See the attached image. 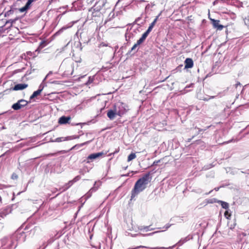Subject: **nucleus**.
<instances>
[{
  "mask_svg": "<svg viewBox=\"0 0 249 249\" xmlns=\"http://www.w3.org/2000/svg\"><path fill=\"white\" fill-rule=\"evenodd\" d=\"M1 201H2V198H1V196H0V203H1Z\"/></svg>",
  "mask_w": 249,
  "mask_h": 249,
  "instance_id": "nucleus-58",
  "label": "nucleus"
},
{
  "mask_svg": "<svg viewBox=\"0 0 249 249\" xmlns=\"http://www.w3.org/2000/svg\"><path fill=\"white\" fill-rule=\"evenodd\" d=\"M29 8H28L25 5L24 6H23V7L20 8L19 9V11L22 13V12H25Z\"/></svg>",
  "mask_w": 249,
  "mask_h": 249,
  "instance_id": "nucleus-26",
  "label": "nucleus"
},
{
  "mask_svg": "<svg viewBox=\"0 0 249 249\" xmlns=\"http://www.w3.org/2000/svg\"><path fill=\"white\" fill-rule=\"evenodd\" d=\"M238 171H239V169H233L231 172V174H232V175H235V174H237L238 172Z\"/></svg>",
  "mask_w": 249,
  "mask_h": 249,
  "instance_id": "nucleus-31",
  "label": "nucleus"
},
{
  "mask_svg": "<svg viewBox=\"0 0 249 249\" xmlns=\"http://www.w3.org/2000/svg\"><path fill=\"white\" fill-rule=\"evenodd\" d=\"M13 12L14 11L12 10H8L7 12L5 13V17L9 16L10 15L12 14Z\"/></svg>",
  "mask_w": 249,
  "mask_h": 249,
  "instance_id": "nucleus-29",
  "label": "nucleus"
},
{
  "mask_svg": "<svg viewBox=\"0 0 249 249\" xmlns=\"http://www.w3.org/2000/svg\"><path fill=\"white\" fill-rule=\"evenodd\" d=\"M11 212V209L9 207H7V209H4L3 211L0 213V216L1 218H4Z\"/></svg>",
  "mask_w": 249,
  "mask_h": 249,
  "instance_id": "nucleus-13",
  "label": "nucleus"
},
{
  "mask_svg": "<svg viewBox=\"0 0 249 249\" xmlns=\"http://www.w3.org/2000/svg\"><path fill=\"white\" fill-rule=\"evenodd\" d=\"M219 189V187H217V188H214V190H215L216 191H218Z\"/></svg>",
  "mask_w": 249,
  "mask_h": 249,
  "instance_id": "nucleus-52",
  "label": "nucleus"
},
{
  "mask_svg": "<svg viewBox=\"0 0 249 249\" xmlns=\"http://www.w3.org/2000/svg\"><path fill=\"white\" fill-rule=\"evenodd\" d=\"M73 183H74L72 180L69 181L67 183L65 184V188L63 190V191H65L66 190L69 188Z\"/></svg>",
  "mask_w": 249,
  "mask_h": 249,
  "instance_id": "nucleus-21",
  "label": "nucleus"
},
{
  "mask_svg": "<svg viewBox=\"0 0 249 249\" xmlns=\"http://www.w3.org/2000/svg\"><path fill=\"white\" fill-rule=\"evenodd\" d=\"M130 173H128L126 174L122 175L121 176L122 177H129V176H130Z\"/></svg>",
  "mask_w": 249,
  "mask_h": 249,
  "instance_id": "nucleus-47",
  "label": "nucleus"
},
{
  "mask_svg": "<svg viewBox=\"0 0 249 249\" xmlns=\"http://www.w3.org/2000/svg\"><path fill=\"white\" fill-rule=\"evenodd\" d=\"M145 40V39H144L143 37H142V36H141V37L137 40V44H141L142 43H143L144 42V41Z\"/></svg>",
  "mask_w": 249,
  "mask_h": 249,
  "instance_id": "nucleus-25",
  "label": "nucleus"
},
{
  "mask_svg": "<svg viewBox=\"0 0 249 249\" xmlns=\"http://www.w3.org/2000/svg\"><path fill=\"white\" fill-rule=\"evenodd\" d=\"M241 173L248 174H249V170H247L246 171H241Z\"/></svg>",
  "mask_w": 249,
  "mask_h": 249,
  "instance_id": "nucleus-48",
  "label": "nucleus"
},
{
  "mask_svg": "<svg viewBox=\"0 0 249 249\" xmlns=\"http://www.w3.org/2000/svg\"><path fill=\"white\" fill-rule=\"evenodd\" d=\"M191 140H192V139H189L188 140V142H190L191 141Z\"/></svg>",
  "mask_w": 249,
  "mask_h": 249,
  "instance_id": "nucleus-61",
  "label": "nucleus"
},
{
  "mask_svg": "<svg viewBox=\"0 0 249 249\" xmlns=\"http://www.w3.org/2000/svg\"><path fill=\"white\" fill-rule=\"evenodd\" d=\"M19 101L20 102V104L22 105V107L26 106L28 105V104L29 103V102L28 101H27L26 100H24V99L19 100Z\"/></svg>",
  "mask_w": 249,
  "mask_h": 249,
  "instance_id": "nucleus-23",
  "label": "nucleus"
},
{
  "mask_svg": "<svg viewBox=\"0 0 249 249\" xmlns=\"http://www.w3.org/2000/svg\"><path fill=\"white\" fill-rule=\"evenodd\" d=\"M17 246L14 237H4L0 240V249H15Z\"/></svg>",
  "mask_w": 249,
  "mask_h": 249,
  "instance_id": "nucleus-3",
  "label": "nucleus"
},
{
  "mask_svg": "<svg viewBox=\"0 0 249 249\" xmlns=\"http://www.w3.org/2000/svg\"><path fill=\"white\" fill-rule=\"evenodd\" d=\"M211 21L214 28H216L217 30L220 31L223 29L224 26L219 24L220 21L219 20L211 19Z\"/></svg>",
  "mask_w": 249,
  "mask_h": 249,
  "instance_id": "nucleus-8",
  "label": "nucleus"
},
{
  "mask_svg": "<svg viewBox=\"0 0 249 249\" xmlns=\"http://www.w3.org/2000/svg\"><path fill=\"white\" fill-rule=\"evenodd\" d=\"M136 155L135 153H131L128 156L127 161H130L134 159L135 158H136Z\"/></svg>",
  "mask_w": 249,
  "mask_h": 249,
  "instance_id": "nucleus-22",
  "label": "nucleus"
},
{
  "mask_svg": "<svg viewBox=\"0 0 249 249\" xmlns=\"http://www.w3.org/2000/svg\"><path fill=\"white\" fill-rule=\"evenodd\" d=\"M71 137H59V138H57L56 139H55V140L53 141V142H63V141H64L71 140Z\"/></svg>",
  "mask_w": 249,
  "mask_h": 249,
  "instance_id": "nucleus-17",
  "label": "nucleus"
},
{
  "mask_svg": "<svg viewBox=\"0 0 249 249\" xmlns=\"http://www.w3.org/2000/svg\"><path fill=\"white\" fill-rule=\"evenodd\" d=\"M233 141V140H231L227 142V143H229L230 142H231Z\"/></svg>",
  "mask_w": 249,
  "mask_h": 249,
  "instance_id": "nucleus-56",
  "label": "nucleus"
},
{
  "mask_svg": "<svg viewBox=\"0 0 249 249\" xmlns=\"http://www.w3.org/2000/svg\"><path fill=\"white\" fill-rule=\"evenodd\" d=\"M184 64L185 69L191 68L194 65V62L192 59L190 58H187L185 59Z\"/></svg>",
  "mask_w": 249,
  "mask_h": 249,
  "instance_id": "nucleus-10",
  "label": "nucleus"
},
{
  "mask_svg": "<svg viewBox=\"0 0 249 249\" xmlns=\"http://www.w3.org/2000/svg\"><path fill=\"white\" fill-rule=\"evenodd\" d=\"M148 34H147V33L145 32L142 35V37H143L144 39H146V38L148 36Z\"/></svg>",
  "mask_w": 249,
  "mask_h": 249,
  "instance_id": "nucleus-40",
  "label": "nucleus"
},
{
  "mask_svg": "<svg viewBox=\"0 0 249 249\" xmlns=\"http://www.w3.org/2000/svg\"><path fill=\"white\" fill-rule=\"evenodd\" d=\"M116 115L117 114L114 107V109H110L107 111V116L110 120H114Z\"/></svg>",
  "mask_w": 249,
  "mask_h": 249,
  "instance_id": "nucleus-9",
  "label": "nucleus"
},
{
  "mask_svg": "<svg viewBox=\"0 0 249 249\" xmlns=\"http://www.w3.org/2000/svg\"><path fill=\"white\" fill-rule=\"evenodd\" d=\"M41 93L40 90H37L33 92L32 95L30 97V100H32L34 98L37 97L38 95H39Z\"/></svg>",
  "mask_w": 249,
  "mask_h": 249,
  "instance_id": "nucleus-19",
  "label": "nucleus"
},
{
  "mask_svg": "<svg viewBox=\"0 0 249 249\" xmlns=\"http://www.w3.org/2000/svg\"><path fill=\"white\" fill-rule=\"evenodd\" d=\"M26 235L24 232H19L18 231L11 237L15 238V242L18 244L24 242L26 240Z\"/></svg>",
  "mask_w": 249,
  "mask_h": 249,
  "instance_id": "nucleus-5",
  "label": "nucleus"
},
{
  "mask_svg": "<svg viewBox=\"0 0 249 249\" xmlns=\"http://www.w3.org/2000/svg\"><path fill=\"white\" fill-rule=\"evenodd\" d=\"M127 166L125 167H124V170H126V169H127Z\"/></svg>",
  "mask_w": 249,
  "mask_h": 249,
  "instance_id": "nucleus-62",
  "label": "nucleus"
},
{
  "mask_svg": "<svg viewBox=\"0 0 249 249\" xmlns=\"http://www.w3.org/2000/svg\"><path fill=\"white\" fill-rule=\"evenodd\" d=\"M161 14V12H160V13L157 16H156V18L154 19L153 21H155V22L156 23L157 20H158Z\"/></svg>",
  "mask_w": 249,
  "mask_h": 249,
  "instance_id": "nucleus-38",
  "label": "nucleus"
},
{
  "mask_svg": "<svg viewBox=\"0 0 249 249\" xmlns=\"http://www.w3.org/2000/svg\"><path fill=\"white\" fill-rule=\"evenodd\" d=\"M224 215L225 217L227 219H230L231 217V214L229 213L228 211H226L224 213Z\"/></svg>",
  "mask_w": 249,
  "mask_h": 249,
  "instance_id": "nucleus-27",
  "label": "nucleus"
},
{
  "mask_svg": "<svg viewBox=\"0 0 249 249\" xmlns=\"http://www.w3.org/2000/svg\"><path fill=\"white\" fill-rule=\"evenodd\" d=\"M160 162V160H156V161H155L153 163V165H157L159 162Z\"/></svg>",
  "mask_w": 249,
  "mask_h": 249,
  "instance_id": "nucleus-42",
  "label": "nucleus"
},
{
  "mask_svg": "<svg viewBox=\"0 0 249 249\" xmlns=\"http://www.w3.org/2000/svg\"><path fill=\"white\" fill-rule=\"evenodd\" d=\"M22 105L20 104V102L18 100L17 103L14 104L12 106V108H13L15 110H18L21 109L22 107Z\"/></svg>",
  "mask_w": 249,
  "mask_h": 249,
  "instance_id": "nucleus-15",
  "label": "nucleus"
},
{
  "mask_svg": "<svg viewBox=\"0 0 249 249\" xmlns=\"http://www.w3.org/2000/svg\"><path fill=\"white\" fill-rule=\"evenodd\" d=\"M79 137V136H75V137H74V138H75V139H76V138H78Z\"/></svg>",
  "mask_w": 249,
  "mask_h": 249,
  "instance_id": "nucleus-60",
  "label": "nucleus"
},
{
  "mask_svg": "<svg viewBox=\"0 0 249 249\" xmlns=\"http://www.w3.org/2000/svg\"><path fill=\"white\" fill-rule=\"evenodd\" d=\"M142 229L146 231L154 230V229H153V228L150 229V226H143V227H142L141 228V230H142Z\"/></svg>",
  "mask_w": 249,
  "mask_h": 249,
  "instance_id": "nucleus-24",
  "label": "nucleus"
},
{
  "mask_svg": "<svg viewBox=\"0 0 249 249\" xmlns=\"http://www.w3.org/2000/svg\"><path fill=\"white\" fill-rule=\"evenodd\" d=\"M32 3L29 0H27L26 4L25 5L28 8H29Z\"/></svg>",
  "mask_w": 249,
  "mask_h": 249,
  "instance_id": "nucleus-33",
  "label": "nucleus"
},
{
  "mask_svg": "<svg viewBox=\"0 0 249 249\" xmlns=\"http://www.w3.org/2000/svg\"><path fill=\"white\" fill-rule=\"evenodd\" d=\"M210 127H211V125L208 126H207V128H206V129H208V128H210Z\"/></svg>",
  "mask_w": 249,
  "mask_h": 249,
  "instance_id": "nucleus-63",
  "label": "nucleus"
},
{
  "mask_svg": "<svg viewBox=\"0 0 249 249\" xmlns=\"http://www.w3.org/2000/svg\"><path fill=\"white\" fill-rule=\"evenodd\" d=\"M28 87V85L26 84H18L16 85L13 88V90H22L25 89Z\"/></svg>",
  "mask_w": 249,
  "mask_h": 249,
  "instance_id": "nucleus-12",
  "label": "nucleus"
},
{
  "mask_svg": "<svg viewBox=\"0 0 249 249\" xmlns=\"http://www.w3.org/2000/svg\"><path fill=\"white\" fill-rule=\"evenodd\" d=\"M22 192H19V193L18 194V195H19V194H21Z\"/></svg>",
  "mask_w": 249,
  "mask_h": 249,
  "instance_id": "nucleus-64",
  "label": "nucleus"
},
{
  "mask_svg": "<svg viewBox=\"0 0 249 249\" xmlns=\"http://www.w3.org/2000/svg\"><path fill=\"white\" fill-rule=\"evenodd\" d=\"M71 119V117L70 116H62L59 118L58 123L61 124H70L71 122L70 121Z\"/></svg>",
  "mask_w": 249,
  "mask_h": 249,
  "instance_id": "nucleus-7",
  "label": "nucleus"
},
{
  "mask_svg": "<svg viewBox=\"0 0 249 249\" xmlns=\"http://www.w3.org/2000/svg\"><path fill=\"white\" fill-rule=\"evenodd\" d=\"M156 24V22L155 21H153L149 25V26L148 27L149 28H151V29L152 30V29L153 28L154 26H155Z\"/></svg>",
  "mask_w": 249,
  "mask_h": 249,
  "instance_id": "nucleus-35",
  "label": "nucleus"
},
{
  "mask_svg": "<svg viewBox=\"0 0 249 249\" xmlns=\"http://www.w3.org/2000/svg\"><path fill=\"white\" fill-rule=\"evenodd\" d=\"M189 239H190V238L189 237V236H188L185 238H181L176 244H175L172 246L169 247L168 248L163 247H156L154 248V249H173L176 247V246L177 245H178L179 246H181L182 244H183L184 243L186 242Z\"/></svg>",
  "mask_w": 249,
  "mask_h": 249,
  "instance_id": "nucleus-6",
  "label": "nucleus"
},
{
  "mask_svg": "<svg viewBox=\"0 0 249 249\" xmlns=\"http://www.w3.org/2000/svg\"><path fill=\"white\" fill-rule=\"evenodd\" d=\"M5 154H6V153H5L2 154L1 156H0V158L3 157Z\"/></svg>",
  "mask_w": 249,
  "mask_h": 249,
  "instance_id": "nucleus-53",
  "label": "nucleus"
},
{
  "mask_svg": "<svg viewBox=\"0 0 249 249\" xmlns=\"http://www.w3.org/2000/svg\"><path fill=\"white\" fill-rule=\"evenodd\" d=\"M91 142V141H87V142H83V143H80V144H76V145L73 146L71 148V150H72V149H78V148H80L81 147H82V146H84V145H85L86 144H89Z\"/></svg>",
  "mask_w": 249,
  "mask_h": 249,
  "instance_id": "nucleus-16",
  "label": "nucleus"
},
{
  "mask_svg": "<svg viewBox=\"0 0 249 249\" xmlns=\"http://www.w3.org/2000/svg\"><path fill=\"white\" fill-rule=\"evenodd\" d=\"M114 107L116 109L117 115L119 116H122L129 110L128 106L122 102L116 103Z\"/></svg>",
  "mask_w": 249,
  "mask_h": 249,
  "instance_id": "nucleus-4",
  "label": "nucleus"
},
{
  "mask_svg": "<svg viewBox=\"0 0 249 249\" xmlns=\"http://www.w3.org/2000/svg\"><path fill=\"white\" fill-rule=\"evenodd\" d=\"M79 173H80V174H82V175H84V172H83L82 170H80L79 171Z\"/></svg>",
  "mask_w": 249,
  "mask_h": 249,
  "instance_id": "nucleus-51",
  "label": "nucleus"
},
{
  "mask_svg": "<svg viewBox=\"0 0 249 249\" xmlns=\"http://www.w3.org/2000/svg\"><path fill=\"white\" fill-rule=\"evenodd\" d=\"M238 85H240V83L239 82H238V83L236 84V87H237Z\"/></svg>",
  "mask_w": 249,
  "mask_h": 249,
  "instance_id": "nucleus-55",
  "label": "nucleus"
},
{
  "mask_svg": "<svg viewBox=\"0 0 249 249\" xmlns=\"http://www.w3.org/2000/svg\"><path fill=\"white\" fill-rule=\"evenodd\" d=\"M198 134L201 131H205L206 130V129H200V128H199L198 129Z\"/></svg>",
  "mask_w": 249,
  "mask_h": 249,
  "instance_id": "nucleus-50",
  "label": "nucleus"
},
{
  "mask_svg": "<svg viewBox=\"0 0 249 249\" xmlns=\"http://www.w3.org/2000/svg\"><path fill=\"white\" fill-rule=\"evenodd\" d=\"M18 176L16 174H13L12 175V179H17L18 178Z\"/></svg>",
  "mask_w": 249,
  "mask_h": 249,
  "instance_id": "nucleus-39",
  "label": "nucleus"
},
{
  "mask_svg": "<svg viewBox=\"0 0 249 249\" xmlns=\"http://www.w3.org/2000/svg\"><path fill=\"white\" fill-rule=\"evenodd\" d=\"M118 46H116L115 49V51L117 50V49H118Z\"/></svg>",
  "mask_w": 249,
  "mask_h": 249,
  "instance_id": "nucleus-59",
  "label": "nucleus"
},
{
  "mask_svg": "<svg viewBox=\"0 0 249 249\" xmlns=\"http://www.w3.org/2000/svg\"><path fill=\"white\" fill-rule=\"evenodd\" d=\"M152 31V29L151 28H149V27L148 28L147 30L146 31V33H147V34L148 35H149V34L150 33V32Z\"/></svg>",
  "mask_w": 249,
  "mask_h": 249,
  "instance_id": "nucleus-44",
  "label": "nucleus"
},
{
  "mask_svg": "<svg viewBox=\"0 0 249 249\" xmlns=\"http://www.w3.org/2000/svg\"><path fill=\"white\" fill-rule=\"evenodd\" d=\"M151 179L152 177L150 172L144 174L139 178L136 182L134 188L131 191V200L133 199L140 193L142 192L146 188Z\"/></svg>",
  "mask_w": 249,
  "mask_h": 249,
  "instance_id": "nucleus-1",
  "label": "nucleus"
},
{
  "mask_svg": "<svg viewBox=\"0 0 249 249\" xmlns=\"http://www.w3.org/2000/svg\"><path fill=\"white\" fill-rule=\"evenodd\" d=\"M81 178V177L80 176H76L72 180L73 182V183H75L80 180Z\"/></svg>",
  "mask_w": 249,
  "mask_h": 249,
  "instance_id": "nucleus-28",
  "label": "nucleus"
},
{
  "mask_svg": "<svg viewBox=\"0 0 249 249\" xmlns=\"http://www.w3.org/2000/svg\"><path fill=\"white\" fill-rule=\"evenodd\" d=\"M52 74V71H50L48 74L46 75V76L45 77V78L44 79L43 82H44L47 78V77L49 76L50 74Z\"/></svg>",
  "mask_w": 249,
  "mask_h": 249,
  "instance_id": "nucleus-43",
  "label": "nucleus"
},
{
  "mask_svg": "<svg viewBox=\"0 0 249 249\" xmlns=\"http://www.w3.org/2000/svg\"><path fill=\"white\" fill-rule=\"evenodd\" d=\"M17 20V18H15V19H9V20H7V21H6V22H5V25H7V24H8L10 23V26H9V28H10V27H12V24H13V23H14L16 22V21Z\"/></svg>",
  "mask_w": 249,
  "mask_h": 249,
  "instance_id": "nucleus-20",
  "label": "nucleus"
},
{
  "mask_svg": "<svg viewBox=\"0 0 249 249\" xmlns=\"http://www.w3.org/2000/svg\"><path fill=\"white\" fill-rule=\"evenodd\" d=\"M214 98V96H212L210 98H209V99L205 98V99H204V101H208L210 99H213V98Z\"/></svg>",
  "mask_w": 249,
  "mask_h": 249,
  "instance_id": "nucleus-49",
  "label": "nucleus"
},
{
  "mask_svg": "<svg viewBox=\"0 0 249 249\" xmlns=\"http://www.w3.org/2000/svg\"><path fill=\"white\" fill-rule=\"evenodd\" d=\"M104 154L103 152L94 153L90 154L87 158V160H95Z\"/></svg>",
  "mask_w": 249,
  "mask_h": 249,
  "instance_id": "nucleus-11",
  "label": "nucleus"
},
{
  "mask_svg": "<svg viewBox=\"0 0 249 249\" xmlns=\"http://www.w3.org/2000/svg\"><path fill=\"white\" fill-rule=\"evenodd\" d=\"M244 22L246 25H249V16L245 18Z\"/></svg>",
  "mask_w": 249,
  "mask_h": 249,
  "instance_id": "nucleus-30",
  "label": "nucleus"
},
{
  "mask_svg": "<svg viewBox=\"0 0 249 249\" xmlns=\"http://www.w3.org/2000/svg\"><path fill=\"white\" fill-rule=\"evenodd\" d=\"M139 45H140L137 44V43H135L133 45V46L131 48L130 51L128 52V53L133 55V54H135V53H136L138 52V49H137V48L138 47Z\"/></svg>",
  "mask_w": 249,
  "mask_h": 249,
  "instance_id": "nucleus-14",
  "label": "nucleus"
},
{
  "mask_svg": "<svg viewBox=\"0 0 249 249\" xmlns=\"http://www.w3.org/2000/svg\"><path fill=\"white\" fill-rule=\"evenodd\" d=\"M104 109V107H102L100 109V112H102V110Z\"/></svg>",
  "mask_w": 249,
  "mask_h": 249,
  "instance_id": "nucleus-54",
  "label": "nucleus"
},
{
  "mask_svg": "<svg viewBox=\"0 0 249 249\" xmlns=\"http://www.w3.org/2000/svg\"><path fill=\"white\" fill-rule=\"evenodd\" d=\"M173 224H167L165 225V226L163 227L165 228V230H167L169 228H170Z\"/></svg>",
  "mask_w": 249,
  "mask_h": 249,
  "instance_id": "nucleus-37",
  "label": "nucleus"
},
{
  "mask_svg": "<svg viewBox=\"0 0 249 249\" xmlns=\"http://www.w3.org/2000/svg\"><path fill=\"white\" fill-rule=\"evenodd\" d=\"M218 203L221 204L222 207L226 210L228 209L229 207V204L228 203L223 201L221 200H219Z\"/></svg>",
  "mask_w": 249,
  "mask_h": 249,
  "instance_id": "nucleus-18",
  "label": "nucleus"
},
{
  "mask_svg": "<svg viewBox=\"0 0 249 249\" xmlns=\"http://www.w3.org/2000/svg\"><path fill=\"white\" fill-rule=\"evenodd\" d=\"M96 190V189L95 188V187H92L89 190V192H91V193L93 192H95Z\"/></svg>",
  "mask_w": 249,
  "mask_h": 249,
  "instance_id": "nucleus-46",
  "label": "nucleus"
},
{
  "mask_svg": "<svg viewBox=\"0 0 249 249\" xmlns=\"http://www.w3.org/2000/svg\"><path fill=\"white\" fill-rule=\"evenodd\" d=\"M71 124V125L72 126H74V125H79V124H82L81 123H71L70 124Z\"/></svg>",
  "mask_w": 249,
  "mask_h": 249,
  "instance_id": "nucleus-41",
  "label": "nucleus"
},
{
  "mask_svg": "<svg viewBox=\"0 0 249 249\" xmlns=\"http://www.w3.org/2000/svg\"><path fill=\"white\" fill-rule=\"evenodd\" d=\"M44 88V85L43 84V83H41L39 85V86L38 87V89L37 90H40V92H41V91L43 90Z\"/></svg>",
  "mask_w": 249,
  "mask_h": 249,
  "instance_id": "nucleus-32",
  "label": "nucleus"
},
{
  "mask_svg": "<svg viewBox=\"0 0 249 249\" xmlns=\"http://www.w3.org/2000/svg\"><path fill=\"white\" fill-rule=\"evenodd\" d=\"M141 19V17H139L138 18H137L136 19V20H135V21L133 23V24H132V25H133L134 26V25L137 22H139Z\"/></svg>",
  "mask_w": 249,
  "mask_h": 249,
  "instance_id": "nucleus-36",
  "label": "nucleus"
},
{
  "mask_svg": "<svg viewBox=\"0 0 249 249\" xmlns=\"http://www.w3.org/2000/svg\"><path fill=\"white\" fill-rule=\"evenodd\" d=\"M159 232H160V231H155V232H153L150 233L148 234L147 235H152L154 234H155L156 233Z\"/></svg>",
  "mask_w": 249,
  "mask_h": 249,
  "instance_id": "nucleus-45",
  "label": "nucleus"
},
{
  "mask_svg": "<svg viewBox=\"0 0 249 249\" xmlns=\"http://www.w3.org/2000/svg\"><path fill=\"white\" fill-rule=\"evenodd\" d=\"M143 23V22H142L140 23H137V26L135 27L134 26L132 25L130 28L128 27L127 28L125 34L126 41L128 42L131 39H133L135 37L136 35L141 32V25Z\"/></svg>",
  "mask_w": 249,
  "mask_h": 249,
  "instance_id": "nucleus-2",
  "label": "nucleus"
},
{
  "mask_svg": "<svg viewBox=\"0 0 249 249\" xmlns=\"http://www.w3.org/2000/svg\"><path fill=\"white\" fill-rule=\"evenodd\" d=\"M77 47L79 48L80 51H82V47L81 42H78L77 44Z\"/></svg>",
  "mask_w": 249,
  "mask_h": 249,
  "instance_id": "nucleus-34",
  "label": "nucleus"
},
{
  "mask_svg": "<svg viewBox=\"0 0 249 249\" xmlns=\"http://www.w3.org/2000/svg\"><path fill=\"white\" fill-rule=\"evenodd\" d=\"M1 201H2V198H1V196H0V203H1Z\"/></svg>",
  "mask_w": 249,
  "mask_h": 249,
  "instance_id": "nucleus-57",
  "label": "nucleus"
}]
</instances>
